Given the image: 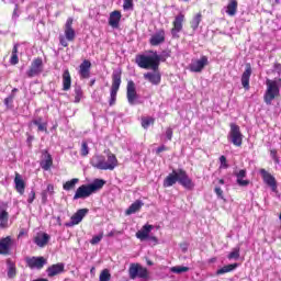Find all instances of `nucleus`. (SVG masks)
Listing matches in <instances>:
<instances>
[{
  "instance_id": "1",
  "label": "nucleus",
  "mask_w": 281,
  "mask_h": 281,
  "mask_svg": "<svg viewBox=\"0 0 281 281\" xmlns=\"http://www.w3.org/2000/svg\"><path fill=\"white\" fill-rule=\"evenodd\" d=\"M135 63L140 69H151V71L143 75L144 80H147L154 87L161 85V72L159 71L161 56L157 53H154L153 56L138 54L135 57Z\"/></svg>"
},
{
  "instance_id": "2",
  "label": "nucleus",
  "mask_w": 281,
  "mask_h": 281,
  "mask_svg": "<svg viewBox=\"0 0 281 281\" xmlns=\"http://www.w3.org/2000/svg\"><path fill=\"white\" fill-rule=\"evenodd\" d=\"M177 181L186 190H194V181H192V178L188 176L184 169L172 170V172L165 178L162 186L164 188H172Z\"/></svg>"
},
{
  "instance_id": "3",
  "label": "nucleus",
  "mask_w": 281,
  "mask_h": 281,
  "mask_svg": "<svg viewBox=\"0 0 281 281\" xmlns=\"http://www.w3.org/2000/svg\"><path fill=\"white\" fill-rule=\"evenodd\" d=\"M104 183H106V181L103 179H95L92 183L80 186L76 190L74 201H78V199H89L91 194H95V192L102 190V188H104Z\"/></svg>"
},
{
  "instance_id": "4",
  "label": "nucleus",
  "mask_w": 281,
  "mask_h": 281,
  "mask_svg": "<svg viewBox=\"0 0 281 281\" xmlns=\"http://www.w3.org/2000/svg\"><path fill=\"white\" fill-rule=\"evenodd\" d=\"M64 34L59 35V45L69 47V43L76 41V30H74V18H68L64 25Z\"/></svg>"
},
{
  "instance_id": "5",
  "label": "nucleus",
  "mask_w": 281,
  "mask_h": 281,
  "mask_svg": "<svg viewBox=\"0 0 281 281\" xmlns=\"http://www.w3.org/2000/svg\"><path fill=\"white\" fill-rule=\"evenodd\" d=\"M267 90L263 95V102L271 106V103L276 98H280V87L278 86L277 80L267 79L266 81Z\"/></svg>"
},
{
  "instance_id": "6",
  "label": "nucleus",
  "mask_w": 281,
  "mask_h": 281,
  "mask_svg": "<svg viewBox=\"0 0 281 281\" xmlns=\"http://www.w3.org/2000/svg\"><path fill=\"white\" fill-rule=\"evenodd\" d=\"M122 85V70H115L112 74V86L110 89V100L109 105L115 106V102H117V91H120V87Z\"/></svg>"
},
{
  "instance_id": "7",
  "label": "nucleus",
  "mask_w": 281,
  "mask_h": 281,
  "mask_svg": "<svg viewBox=\"0 0 281 281\" xmlns=\"http://www.w3.org/2000/svg\"><path fill=\"white\" fill-rule=\"evenodd\" d=\"M130 280H148L150 273L148 272V268L143 267L139 263H131L128 268Z\"/></svg>"
},
{
  "instance_id": "8",
  "label": "nucleus",
  "mask_w": 281,
  "mask_h": 281,
  "mask_svg": "<svg viewBox=\"0 0 281 281\" xmlns=\"http://www.w3.org/2000/svg\"><path fill=\"white\" fill-rule=\"evenodd\" d=\"M229 137L234 146H243V133L240 132V126L235 123H231Z\"/></svg>"
},
{
  "instance_id": "9",
  "label": "nucleus",
  "mask_w": 281,
  "mask_h": 281,
  "mask_svg": "<svg viewBox=\"0 0 281 281\" xmlns=\"http://www.w3.org/2000/svg\"><path fill=\"white\" fill-rule=\"evenodd\" d=\"M186 22V15L183 13H179L175 16L171 27V36L173 38H179V32L183 31V23Z\"/></svg>"
},
{
  "instance_id": "10",
  "label": "nucleus",
  "mask_w": 281,
  "mask_h": 281,
  "mask_svg": "<svg viewBox=\"0 0 281 281\" xmlns=\"http://www.w3.org/2000/svg\"><path fill=\"white\" fill-rule=\"evenodd\" d=\"M207 65H210L207 56L203 55L199 59L193 60L189 65V69L193 74H201V71H203V69H205V67H207Z\"/></svg>"
},
{
  "instance_id": "11",
  "label": "nucleus",
  "mask_w": 281,
  "mask_h": 281,
  "mask_svg": "<svg viewBox=\"0 0 281 281\" xmlns=\"http://www.w3.org/2000/svg\"><path fill=\"white\" fill-rule=\"evenodd\" d=\"M43 74V58L37 57L33 59L29 70L26 71L27 78H34V76H38Z\"/></svg>"
},
{
  "instance_id": "12",
  "label": "nucleus",
  "mask_w": 281,
  "mask_h": 281,
  "mask_svg": "<svg viewBox=\"0 0 281 281\" xmlns=\"http://www.w3.org/2000/svg\"><path fill=\"white\" fill-rule=\"evenodd\" d=\"M89 214V209H79L71 217L70 222L66 223V227H74L80 225L85 216Z\"/></svg>"
},
{
  "instance_id": "13",
  "label": "nucleus",
  "mask_w": 281,
  "mask_h": 281,
  "mask_svg": "<svg viewBox=\"0 0 281 281\" xmlns=\"http://www.w3.org/2000/svg\"><path fill=\"white\" fill-rule=\"evenodd\" d=\"M259 173L262 177L263 183L266 186H269V188H271L272 192H276L278 190V181H276V177H273V175H271L266 169H260Z\"/></svg>"
},
{
  "instance_id": "14",
  "label": "nucleus",
  "mask_w": 281,
  "mask_h": 281,
  "mask_svg": "<svg viewBox=\"0 0 281 281\" xmlns=\"http://www.w3.org/2000/svg\"><path fill=\"white\" fill-rule=\"evenodd\" d=\"M29 269H43L47 265L45 257H29L26 258Z\"/></svg>"
},
{
  "instance_id": "15",
  "label": "nucleus",
  "mask_w": 281,
  "mask_h": 281,
  "mask_svg": "<svg viewBox=\"0 0 281 281\" xmlns=\"http://www.w3.org/2000/svg\"><path fill=\"white\" fill-rule=\"evenodd\" d=\"M12 254V237L7 236L0 239V256H10Z\"/></svg>"
},
{
  "instance_id": "16",
  "label": "nucleus",
  "mask_w": 281,
  "mask_h": 281,
  "mask_svg": "<svg viewBox=\"0 0 281 281\" xmlns=\"http://www.w3.org/2000/svg\"><path fill=\"white\" fill-rule=\"evenodd\" d=\"M49 240H52V236L43 232L37 233L33 238V243H35V245L41 249H43V247H47V245L49 244Z\"/></svg>"
},
{
  "instance_id": "17",
  "label": "nucleus",
  "mask_w": 281,
  "mask_h": 281,
  "mask_svg": "<svg viewBox=\"0 0 281 281\" xmlns=\"http://www.w3.org/2000/svg\"><path fill=\"white\" fill-rule=\"evenodd\" d=\"M126 98L131 106L135 105V100H137V90L135 89V82L133 80L127 82Z\"/></svg>"
},
{
  "instance_id": "18",
  "label": "nucleus",
  "mask_w": 281,
  "mask_h": 281,
  "mask_svg": "<svg viewBox=\"0 0 281 281\" xmlns=\"http://www.w3.org/2000/svg\"><path fill=\"white\" fill-rule=\"evenodd\" d=\"M79 76L82 80L91 78V61L89 59H85L79 65Z\"/></svg>"
},
{
  "instance_id": "19",
  "label": "nucleus",
  "mask_w": 281,
  "mask_h": 281,
  "mask_svg": "<svg viewBox=\"0 0 281 281\" xmlns=\"http://www.w3.org/2000/svg\"><path fill=\"white\" fill-rule=\"evenodd\" d=\"M46 273L48 278H56V276H60V273H65V263L58 262L52 265L46 269Z\"/></svg>"
},
{
  "instance_id": "20",
  "label": "nucleus",
  "mask_w": 281,
  "mask_h": 281,
  "mask_svg": "<svg viewBox=\"0 0 281 281\" xmlns=\"http://www.w3.org/2000/svg\"><path fill=\"white\" fill-rule=\"evenodd\" d=\"M105 155L108 160L105 161V170H115L119 166L117 157L115 154L111 153V149H106Z\"/></svg>"
},
{
  "instance_id": "21",
  "label": "nucleus",
  "mask_w": 281,
  "mask_h": 281,
  "mask_svg": "<svg viewBox=\"0 0 281 281\" xmlns=\"http://www.w3.org/2000/svg\"><path fill=\"white\" fill-rule=\"evenodd\" d=\"M161 43H166V31H164V29L151 35L149 40V45L153 47H157V45H161Z\"/></svg>"
},
{
  "instance_id": "22",
  "label": "nucleus",
  "mask_w": 281,
  "mask_h": 281,
  "mask_svg": "<svg viewBox=\"0 0 281 281\" xmlns=\"http://www.w3.org/2000/svg\"><path fill=\"white\" fill-rule=\"evenodd\" d=\"M251 74H252L251 64L247 63L245 71L241 75V85L244 89H246V91H249V80L251 79Z\"/></svg>"
},
{
  "instance_id": "23",
  "label": "nucleus",
  "mask_w": 281,
  "mask_h": 281,
  "mask_svg": "<svg viewBox=\"0 0 281 281\" xmlns=\"http://www.w3.org/2000/svg\"><path fill=\"white\" fill-rule=\"evenodd\" d=\"M234 176L236 177V183L240 188H247L249 186L250 181L245 180L247 177V169H240L239 171L235 172Z\"/></svg>"
},
{
  "instance_id": "24",
  "label": "nucleus",
  "mask_w": 281,
  "mask_h": 281,
  "mask_svg": "<svg viewBox=\"0 0 281 281\" xmlns=\"http://www.w3.org/2000/svg\"><path fill=\"white\" fill-rule=\"evenodd\" d=\"M91 166L98 170H106V159L102 155L92 157Z\"/></svg>"
},
{
  "instance_id": "25",
  "label": "nucleus",
  "mask_w": 281,
  "mask_h": 281,
  "mask_svg": "<svg viewBox=\"0 0 281 281\" xmlns=\"http://www.w3.org/2000/svg\"><path fill=\"white\" fill-rule=\"evenodd\" d=\"M14 184L16 192L23 196L25 194V180H23V177L19 172H15Z\"/></svg>"
},
{
  "instance_id": "26",
  "label": "nucleus",
  "mask_w": 281,
  "mask_h": 281,
  "mask_svg": "<svg viewBox=\"0 0 281 281\" xmlns=\"http://www.w3.org/2000/svg\"><path fill=\"white\" fill-rule=\"evenodd\" d=\"M120 21H122V12L115 10L110 13L109 25L111 27H120Z\"/></svg>"
},
{
  "instance_id": "27",
  "label": "nucleus",
  "mask_w": 281,
  "mask_h": 281,
  "mask_svg": "<svg viewBox=\"0 0 281 281\" xmlns=\"http://www.w3.org/2000/svg\"><path fill=\"white\" fill-rule=\"evenodd\" d=\"M45 155V159L41 162L42 170H50L52 166H54V159L52 158V154L47 150L43 151Z\"/></svg>"
},
{
  "instance_id": "28",
  "label": "nucleus",
  "mask_w": 281,
  "mask_h": 281,
  "mask_svg": "<svg viewBox=\"0 0 281 281\" xmlns=\"http://www.w3.org/2000/svg\"><path fill=\"white\" fill-rule=\"evenodd\" d=\"M63 91H69L71 89V74L69 69L64 70L63 75Z\"/></svg>"
},
{
  "instance_id": "29",
  "label": "nucleus",
  "mask_w": 281,
  "mask_h": 281,
  "mask_svg": "<svg viewBox=\"0 0 281 281\" xmlns=\"http://www.w3.org/2000/svg\"><path fill=\"white\" fill-rule=\"evenodd\" d=\"M150 232H153V225L146 224L143 226L142 231H138L136 233V238H138L139 240H146V238H148Z\"/></svg>"
},
{
  "instance_id": "30",
  "label": "nucleus",
  "mask_w": 281,
  "mask_h": 281,
  "mask_svg": "<svg viewBox=\"0 0 281 281\" xmlns=\"http://www.w3.org/2000/svg\"><path fill=\"white\" fill-rule=\"evenodd\" d=\"M144 207V202L140 200H136L134 203L130 205V207L125 211L126 216H131V214H135L139 212Z\"/></svg>"
},
{
  "instance_id": "31",
  "label": "nucleus",
  "mask_w": 281,
  "mask_h": 281,
  "mask_svg": "<svg viewBox=\"0 0 281 281\" xmlns=\"http://www.w3.org/2000/svg\"><path fill=\"white\" fill-rule=\"evenodd\" d=\"M236 12H238V0H231L226 5V14L236 16Z\"/></svg>"
},
{
  "instance_id": "32",
  "label": "nucleus",
  "mask_w": 281,
  "mask_h": 281,
  "mask_svg": "<svg viewBox=\"0 0 281 281\" xmlns=\"http://www.w3.org/2000/svg\"><path fill=\"white\" fill-rule=\"evenodd\" d=\"M201 21H203V14L201 12H199L190 21V27L193 31L199 30V25H201Z\"/></svg>"
},
{
  "instance_id": "33",
  "label": "nucleus",
  "mask_w": 281,
  "mask_h": 281,
  "mask_svg": "<svg viewBox=\"0 0 281 281\" xmlns=\"http://www.w3.org/2000/svg\"><path fill=\"white\" fill-rule=\"evenodd\" d=\"M32 124H34V126H37V131H40L41 133H47V122H43V117H37L33 120Z\"/></svg>"
},
{
  "instance_id": "34",
  "label": "nucleus",
  "mask_w": 281,
  "mask_h": 281,
  "mask_svg": "<svg viewBox=\"0 0 281 281\" xmlns=\"http://www.w3.org/2000/svg\"><path fill=\"white\" fill-rule=\"evenodd\" d=\"M235 269H238V263H231V265L224 266L223 268H221L216 271V276L232 273V271H234Z\"/></svg>"
},
{
  "instance_id": "35",
  "label": "nucleus",
  "mask_w": 281,
  "mask_h": 281,
  "mask_svg": "<svg viewBox=\"0 0 281 281\" xmlns=\"http://www.w3.org/2000/svg\"><path fill=\"white\" fill-rule=\"evenodd\" d=\"M10 218V213L5 209L0 207V227H8V221Z\"/></svg>"
},
{
  "instance_id": "36",
  "label": "nucleus",
  "mask_w": 281,
  "mask_h": 281,
  "mask_svg": "<svg viewBox=\"0 0 281 281\" xmlns=\"http://www.w3.org/2000/svg\"><path fill=\"white\" fill-rule=\"evenodd\" d=\"M74 95H75V104H80L82 98H85V91H82V87L76 86L74 90Z\"/></svg>"
},
{
  "instance_id": "37",
  "label": "nucleus",
  "mask_w": 281,
  "mask_h": 281,
  "mask_svg": "<svg viewBox=\"0 0 281 281\" xmlns=\"http://www.w3.org/2000/svg\"><path fill=\"white\" fill-rule=\"evenodd\" d=\"M142 127L147 130L150 125L155 124V117L153 116H143L140 119Z\"/></svg>"
},
{
  "instance_id": "38",
  "label": "nucleus",
  "mask_w": 281,
  "mask_h": 281,
  "mask_svg": "<svg viewBox=\"0 0 281 281\" xmlns=\"http://www.w3.org/2000/svg\"><path fill=\"white\" fill-rule=\"evenodd\" d=\"M78 181H80L78 178H74L69 181H66L63 184L64 190H66V192H69V190H74V188H76V183H78Z\"/></svg>"
},
{
  "instance_id": "39",
  "label": "nucleus",
  "mask_w": 281,
  "mask_h": 281,
  "mask_svg": "<svg viewBox=\"0 0 281 281\" xmlns=\"http://www.w3.org/2000/svg\"><path fill=\"white\" fill-rule=\"evenodd\" d=\"M187 271H190V268L186 266H176L171 268L172 273H187Z\"/></svg>"
},
{
  "instance_id": "40",
  "label": "nucleus",
  "mask_w": 281,
  "mask_h": 281,
  "mask_svg": "<svg viewBox=\"0 0 281 281\" xmlns=\"http://www.w3.org/2000/svg\"><path fill=\"white\" fill-rule=\"evenodd\" d=\"M228 260H238L240 258V248H235L227 256Z\"/></svg>"
},
{
  "instance_id": "41",
  "label": "nucleus",
  "mask_w": 281,
  "mask_h": 281,
  "mask_svg": "<svg viewBox=\"0 0 281 281\" xmlns=\"http://www.w3.org/2000/svg\"><path fill=\"white\" fill-rule=\"evenodd\" d=\"M8 278H16V266L12 262H9Z\"/></svg>"
},
{
  "instance_id": "42",
  "label": "nucleus",
  "mask_w": 281,
  "mask_h": 281,
  "mask_svg": "<svg viewBox=\"0 0 281 281\" xmlns=\"http://www.w3.org/2000/svg\"><path fill=\"white\" fill-rule=\"evenodd\" d=\"M80 155L81 157H87V155H89V144L85 140L81 143Z\"/></svg>"
},
{
  "instance_id": "43",
  "label": "nucleus",
  "mask_w": 281,
  "mask_h": 281,
  "mask_svg": "<svg viewBox=\"0 0 281 281\" xmlns=\"http://www.w3.org/2000/svg\"><path fill=\"white\" fill-rule=\"evenodd\" d=\"M100 281H111V272L108 269H104L99 277Z\"/></svg>"
},
{
  "instance_id": "44",
  "label": "nucleus",
  "mask_w": 281,
  "mask_h": 281,
  "mask_svg": "<svg viewBox=\"0 0 281 281\" xmlns=\"http://www.w3.org/2000/svg\"><path fill=\"white\" fill-rule=\"evenodd\" d=\"M102 238H104V234L102 233L97 236H93L92 239L90 240V245H98V243H100Z\"/></svg>"
},
{
  "instance_id": "45",
  "label": "nucleus",
  "mask_w": 281,
  "mask_h": 281,
  "mask_svg": "<svg viewBox=\"0 0 281 281\" xmlns=\"http://www.w3.org/2000/svg\"><path fill=\"white\" fill-rule=\"evenodd\" d=\"M133 0H123V10H133Z\"/></svg>"
},
{
  "instance_id": "46",
  "label": "nucleus",
  "mask_w": 281,
  "mask_h": 281,
  "mask_svg": "<svg viewBox=\"0 0 281 281\" xmlns=\"http://www.w3.org/2000/svg\"><path fill=\"white\" fill-rule=\"evenodd\" d=\"M34 199H36V191L32 190V191L29 193L27 203H29L30 205H32V203H34Z\"/></svg>"
},
{
  "instance_id": "47",
  "label": "nucleus",
  "mask_w": 281,
  "mask_h": 281,
  "mask_svg": "<svg viewBox=\"0 0 281 281\" xmlns=\"http://www.w3.org/2000/svg\"><path fill=\"white\" fill-rule=\"evenodd\" d=\"M220 162H221V168H229V165L227 164V157L221 156Z\"/></svg>"
},
{
  "instance_id": "48",
  "label": "nucleus",
  "mask_w": 281,
  "mask_h": 281,
  "mask_svg": "<svg viewBox=\"0 0 281 281\" xmlns=\"http://www.w3.org/2000/svg\"><path fill=\"white\" fill-rule=\"evenodd\" d=\"M214 192L217 199H225V195H223V189H221V187H215Z\"/></svg>"
},
{
  "instance_id": "49",
  "label": "nucleus",
  "mask_w": 281,
  "mask_h": 281,
  "mask_svg": "<svg viewBox=\"0 0 281 281\" xmlns=\"http://www.w3.org/2000/svg\"><path fill=\"white\" fill-rule=\"evenodd\" d=\"M168 150H170V148H168V146L161 145L160 147H158V148L156 149V155H161V153H166V151H168Z\"/></svg>"
},
{
  "instance_id": "50",
  "label": "nucleus",
  "mask_w": 281,
  "mask_h": 281,
  "mask_svg": "<svg viewBox=\"0 0 281 281\" xmlns=\"http://www.w3.org/2000/svg\"><path fill=\"white\" fill-rule=\"evenodd\" d=\"M13 102H14V94H10L4 99L5 106H10V104H12Z\"/></svg>"
},
{
  "instance_id": "51",
  "label": "nucleus",
  "mask_w": 281,
  "mask_h": 281,
  "mask_svg": "<svg viewBox=\"0 0 281 281\" xmlns=\"http://www.w3.org/2000/svg\"><path fill=\"white\" fill-rule=\"evenodd\" d=\"M172 135H173L172 127H167L166 137L169 142H172Z\"/></svg>"
},
{
  "instance_id": "52",
  "label": "nucleus",
  "mask_w": 281,
  "mask_h": 281,
  "mask_svg": "<svg viewBox=\"0 0 281 281\" xmlns=\"http://www.w3.org/2000/svg\"><path fill=\"white\" fill-rule=\"evenodd\" d=\"M10 65H19V55H11Z\"/></svg>"
},
{
  "instance_id": "53",
  "label": "nucleus",
  "mask_w": 281,
  "mask_h": 281,
  "mask_svg": "<svg viewBox=\"0 0 281 281\" xmlns=\"http://www.w3.org/2000/svg\"><path fill=\"white\" fill-rule=\"evenodd\" d=\"M274 71L280 76L281 75V64L280 63H274Z\"/></svg>"
},
{
  "instance_id": "54",
  "label": "nucleus",
  "mask_w": 281,
  "mask_h": 281,
  "mask_svg": "<svg viewBox=\"0 0 281 281\" xmlns=\"http://www.w3.org/2000/svg\"><path fill=\"white\" fill-rule=\"evenodd\" d=\"M188 247H189V245H188V243H186V241H183V243H181L180 244V248L182 249V251L186 254V251H188Z\"/></svg>"
},
{
  "instance_id": "55",
  "label": "nucleus",
  "mask_w": 281,
  "mask_h": 281,
  "mask_svg": "<svg viewBox=\"0 0 281 281\" xmlns=\"http://www.w3.org/2000/svg\"><path fill=\"white\" fill-rule=\"evenodd\" d=\"M42 203H47V191L42 192Z\"/></svg>"
},
{
  "instance_id": "56",
  "label": "nucleus",
  "mask_w": 281,
  "mask_h": 281,
  "mask_svg": "<svg viewBox=\"0 0 281 281\" xmlns=\"http://www.w3.org/2000/svg\"><path fill=\"white\" fill-rule=\"evenodd\" d=\"M11 55H19V44H15L12 48V54Z\"/></svg>"
},
{
  "instance_id": "57",
  "label": "nucleus",
  "mask_w": 281,
  "mask_h": 281,
  "mask_svg": "<svg viewBox=\"0 0 281 281\" xmlns=\"http://www.w3.org/2000/svg\"><path fill=\"white\" fill-rule=\"evenodd\" d=\"M46 192H48L49 194H54V184H48Z\"/></svg>"
},
{
  "instance_id": "58",
  "label": "nucleus",
  "mask_w": 281,
  "mask_h": 281,
  "mask_svg": "<svg viewBox=\"0 0 281 281\" xmlns=\"http://www.w3.org/2000/svg\"><path fill=\"white\" fill-rule=\"evenodd\" d=\"M33 140H34V136H29L27 137V143L30 144V146H32Z\"/></svg>"
},
{
  "instance_id": "59",
  "label": "nucleus",
  "mask_w": 281,
  "mask_h": 281,
  "mask_svg": "<svg viewBox=\"0 0 281 281\" xmlns=\"http://www.w3.org/2000/svg\"><path fill=\"white\" fill-rule=\"evenodd\" d=\"M108 236H109V238H111V237L115 236V233L112 231V232H110V233L108 234Z\"/></svg>"
},
{
  "instance_id": "60",
  "label": "nucleus",
  "mask_w": 281,
  "mask_h": 281,
  "mask_svg": "<svg viewBox=\"0 0 281 281\" xmlns=\"http://www.w3.org/2000/svg\"><path fill=\"white\" fill-rule=\"evenodd\" d=\"M218 183H220L221 186H225V180H224V179H220V180H218Z\"/></svg>"
},
{
  "instance_id": "61",
  "label": "nucleus",
  "mask_w": 281,
  "mask_h": 281,
  "mask_svg": "<svg viewBox=\"0 0 281 281\" xmlns=\"http://www.w3.org/2000/svg\"><path fill=\"white\" fill-rule=\"evenodd\" d=\"M95 85V79L90 80V87H93Z\"/></svg>"
},
{
  "instance_id": "62",
  "label": "nucleus",
  "mask_w": 281,
  "mask_h": 281,
  "mask_svg": "<svg viewBox=\"0 0 281 281\" xmlns=\"http://www.w3.org/2000/svg\"><path fill=\"white\" fill-rule=\"evenodd\" d=\"M57 223L59 226L63 225V222L60 221V216L57 217Z\"/></svg>"
},
{
  "instance_id": "63",
  "label": "nucleus",
  "mask_w": 281,
  "mask_h": 281,
  "mask_svg": "<svg viewBox=\"0 0 281 281\" xmlns=\"http://www.w3.org/2000/svg\"><path fill=\"white\" fill-rule=\"evenodd\" d=\"M277 85H281V78L278 79Z\"/></svg>"
},
{
  "instance_id": "64",
  "label": "nucleus",
  "mask_w": 281,
  "mask_h": 281,
  "mask_svg": "<svg viewBox=\"0 0 281 281\" xmlns=\"http://www.w3.org/2000/svg\"><path fill=\"white\" fill-rule=\"evenodd\" d=\"M148 265H149V266H153V262H151V261H148Z\"/></svg>"
}]
</instances>
